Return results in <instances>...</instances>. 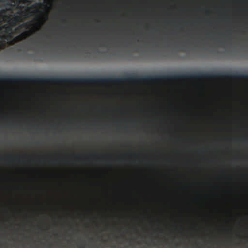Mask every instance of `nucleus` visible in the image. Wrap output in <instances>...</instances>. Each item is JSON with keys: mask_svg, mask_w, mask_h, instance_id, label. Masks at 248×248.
<instances>
[{"mask_svg": "<svg viewBox=\"0 0 248 248\" xmlns=\"http://www.w3.org/2000/svg\"><path fill=\"white\" fill-rule=\"evenodd\" d=\"M17 19L15 17V16L11 17H8V22L9 24L12 27H15L18 25V22H17Z\"/></svg>", "mask_w": 248, "mask_h": 248, "instance_id": "20e7f679", "label": "nucleus"}, {"mask_svg": "<svg viewBox=\"0 0 248 248\" xmlns=\"http://www.w3.org/2000/svg\"><path fill=\"white\" fill-rule=\"evenodd\" d=\"M36 26L35 27L36 29V31H38L41 27L42 24L40 23H37Z\"/></svg>", "mask_w": 248, "mask_h": 248, "instance_id": "6e6552de", "label": "nucleus"}, {"mask_svg": "<svg viewBox=\"0 0 248 248\" xmlns=\"http://www.w3.org/2000/svg\"><path fill=\"white\" fill-rule=\"evenodd\" d=\"M21 41H22V40H21V37L19 34L18 35H17L14 38V39L12 40V44H13L14 43H16V42H20Z\"/></svg>", "mask_w": 248, "mask_h": 248, "instance_id": "423d86ee", "label": "nucleus"}, {"mask_svg": "<svg viewBox=\"0 0 248 248\" xmlns=\"http://www.w3.org/2000/svg\"><path fill=\"white\" fill-rule=\"evenodd\" d=\"M5 12L4 10H0V16H1V15L4 13Z\"/></svg>", "mask_w": 248, "mask_h": 248, "instance_id": "9b49d317", "label": "nucleus"}, {"mask_svg": "<svg viewBox=\"0 0 248 248\" xmlns=\"http://www.w3.org/2000/svg\"><path fill=\"white\" fill-rule=\"evenodd\" d=\"M11 3H15V0H10Z\"/></svg>", "mask_w": 248, "mask_h": 248, "instance_id": "f8f14e48", "label": "nucleus"}, {"mask_svg": "<svg viewBox=\"0 0 248 248\" xmlns=\"http://www.w3.org/2000/svg\"><path fill=\"white\" fill-rule=\"evenodd\" d=\"M6 5H8V6H11V5H12V4H11L10 3H7L6 4Z\"/></svg>", "mask_w": 248, "mask_h": 248, "instance_id": "ddd939ff", "label": "nucleus"}, {"mask_svg": "<svg viewBox=\"0 0 248 248\" xmlns=\"http://www.w3.org/2000/svg\"><path fill=\"white\" fill-rule=\"evenodd\" d=\"M11 26H8L7 25H4L3 26V28H5L6 29V31H10L11 30H12V28H11Z\"/></svg>", "mask_w": 248, "mask_h": 248, "instance_id": "0eeeda50", "label": "nucleus"}, {"mask_svg": "<svg viewBox=\"0 0 248 248\" xmlns=\"http://www.w3.org/2000/svg\"><path fill=\"white\" fill-rule=\"evenodd\" d=\"M79 247H81V248H83V246H79Z\"/></svg>", "mask_w": 248, "mask_h": 248, "instance_id": "2eb2a0df", "label": "nucleus"}, {"mask_svg": "<svg viewBox=\"0 0 248 248\" xmlns=\"http://www.w3.org/2000/svg\"><path fill=\"white\" fill-rule=\"evenodd\" d=\"M246 79V74L227 72H196L173 75H156L138 76L130 75L122 77L73 78L65 77L53 78V83L55 84L70 83L75 84H103L124 82H150L158 81H176L179 80L201 79Z\"/></svg>", "mask_w": 248, "mask_h": 248, "instance_id": "f257e3e1", "label": "nucleus"}, {"mask_svg": "<svg viewBox=\"0 0 248 248\" xmlns=\"http://www.w3.org/2000/svg\"><path fill=\"white\" fill-rule=\"evenodd\" d=\"M32 25V21H29L26 23H22L19 25L15 30L16 33H19L23 31V28L25 29H28L30 26Z\"/></svg>", "mask_w": 248, "mask_h": 248, "instance_id": "f03ea898", "label": "nucleus"}, {"mask_svg": "<svg viewBox=\"0 0 248 248\" xmlns=\"http://www.w3.org/2000/svg\"><path fill=\"white\" fill-rule=\"evenodd\" d=\"M41 5V3H36L35 4H34V5H33L32 7H36L37 6H40Z\"/></svg>", "mask_w": 248, "mask_h": 248, "instance_id": "9d476101", "label": "nucleus"}, {"mask_svg": "<svg viewBox=\"0 0 248 248\" xmlns=\"http://www.w3.org/2000/svg\"><path fill=\"white\" fill-rule=\"evenodd\" d=\"M14 16L17 19L16 20L18 23L22 22L24 19V18H23L24 15L22 12H21L19 15H16Z\"/></svg>", "mask_w": 248, "mask_h": 248, "instance_id": "39448f33", "label": "nucleus"}, {"mask_svg": "<svg viewBox=\"0 0 248 248\" xmlns=\"http://www.w3.org/2000/svg\"><path fill=\"white\" fill-rule=\"evenodd\" d=\"M17 46H18V48L17 49V51H18V52L21 51L22 50L23 46L21 45H19Z\"/></svg>", "mask_w": 248, "mask_h": 248, "instance_id": "1a4fd4ad", "label": "nucleus"}, {"mask_svg": "<svg viewBox=\"0 0 248 248\" xmlns=\"http://www.w3.org/2000/svg\"><path fill=\"white\" fill-rule=\"evenodd\" d=\"M35 31L32 29H30L27 31H25L21 32L19 35L21 37V40L26 39L29 37L31 34H33Z\"/></svg>", "mask_w": 248, "mask_h": 248, "instance_id": "7ed1b4c3", "label": "nucleus"}, {"mask_svg": "<svg viewBox=\"0 0 248 248\" xmlns=\"http://www.w3.org/2000/svg\"><path fill=\"white\" fill-rule=\"evenodd\" d=\"M99 156V155H95V157H98Z\"/></svg>", "mask_w": 248, "mask_h": 248, "instance_id": "4468645a", "label": "nucleus"}]
</instances>
